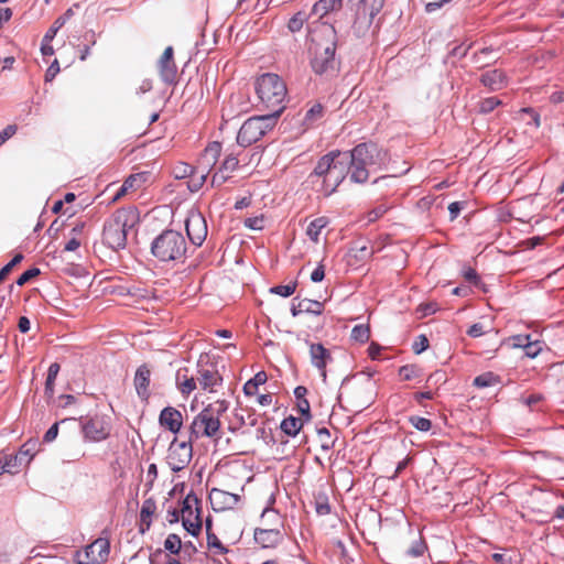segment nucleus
Wrapping results in <instances>:
<instances>
[{"mask_svg":"<svg viewBox=\"0 0 564 564\" xmlns=\"http://www.w3.org/2000/svg\"><path fill=\"white\" fill-rule=\"evenodd\" d=\"M311 66L315 74L333 77L339 70V59L336 57L337 32L335 28L321 20L308 23Z\"/></svg>","mask_w":564,"mask_h":564,"instance_id":"obj_1","label":"nucleus"},{"mask_svg":"<svg viewBox=\"0 0 564 564\" xmlns=\"http://www.w3.org/2000/svg\"><path fill=\"white\" fill-rule=\"evenodd\" d=\"M349 175L343 152L335 150L323 155L308 175V182L325 196L332 195Z\"/></svg>","mask_w":564,"mask_h":564,"instance_id":"obj_2","label":"nucleus"},{"mask_svg":"<svg viewBox=\"0 0 564 564\" xmlns=\"http://www.w3.org/2000/svg\"><path fill=\"white\" fill-rule=\"evenodd\" d=\"M349 169L350 181L364 184L368 181L370 171L381 162V151L373 143H360L352 150L343 152Z\"/></svg>","mask_w":564,"mask_h":564,"instance_id":"obj_3","label":"nucleus"},{"mask_svg":"<svg viewBox=\"0 0 564 564\" xmlns=\"http://www.w3.org/2000/svg\"><path fill=\"white\" fill-rule=\"evenodd\" d=\"M138 223V214L133 208H120L105 223L102 241L112 250L123 249L127 245L128 230Z\"/></svg>","mask_w":564,"mask_h":564,"instance_id":"obj_4","label":"nucleus"},{"mask_svg":"<svg viewBox=\"0 0 564 564\" xmlns=\"http://www.w3.org/2000/svg\"><path fill=\"white\" fill-rule=\"evenodd\" d=\"M187 242L176 230H164L151 243L152 254L161 262L184 263Z\"/></svg>","mask_w":564,"mask_h":564,"instance_id":"obj_5","label":"nucleus"},{"mask_svg":"<svg viewBox=\"0 0 564 564\" xmlns=\"http://www.w3.org/2000/svg\"><path fill=\"white\" fill-rule=\"evenodd\" d=\"M256 90L263 106L271 109V112L279 111L280 116L286 97L284 82L276 74L267 73L257 79Z\"/></svg>","mask_w":564,"mask_h":564,"instance_id":"obj_6","label":"nucleus"},{"mask_svg":"<svg viewBox=\"0 0 564 564\" xmlns=\"http://www.w3.org/2000/svg\"><path fill=\"white\" fill-rule=\"evenodd\" d=\"M279 111L254 116L243 122L237 134V143L247 148L259 141L278 122Z\"/></svg>","mask_w":564,"mask_h":564,"instance_id":"obj_7","label":"nucleus"},{"mask_svg":"<svg viewBox=\"0 0 564 564\" xmlns=\"http://www.w3.org/2000/svg\"><path fill=\"white\" fill-rule=\"evenodd\" d=\"M192 442L191 437L188 441H178L177 437H174L170 443L165 460L172 471L178 473L191 463L193 457Z\"/></svg>","mask_w":564,"mask_h":564,"instance_id":"obj_8","label":"nucleus"},{"mask_svg":"<svg viewBox=\"0 0 564 564\" xmlns=\"http://www.w3.org/2000/svg\"><path fill=\"white\" fill-rule=\"evenodd\" d=\"M110 553L108 539L98 538L83 550L75 552L74 561L77 564H104Z\"/></svg>","mask_w":564,"mask_h":564,"instance_id":"obj_9","label":"nucleus"},{"mask_svg":"<svg viewBox=\"0 0 564 564\" xmlns=\"http://www.w3.org/2000/svg\"><path fill=\"white\" fill-rule=\"evenodd\" d=\"M198 506L199 500L197 496L191 491L184 498L181 510L183 527L193 536H197L202 530L200 509Z\"/></svg>","mask_w":564,"mask_h":564,"instance_id":"obj_10","label":"nucleus"},{"mask_svg":"<svg viewBox=\"0 0 564 564\" xmlns=\"http://www.w3.org/2000/svg\"><path fill=\"white\" fill-rule=\"evenodd\" d=\"M220 430V420L212 416L203 409L193 420L189 426V437L193 441L202 437H216Z\"/></svg>","mask_w":564,"mask_h":564,"instance_id":"obj_11","label":"nucleus"},{"mask_svg":"<svg viewBox=\"0 0 564 564\" xmlns=\"http://www.w3.org/2000/svg\"><path fill=\"white\" fill-rule=\"evenodd\" d=\"M80 427L86 442H102L110 435L111 426L104 416L80 417Z\"/></svg>","mask_w":564,"mask_h":564,"instance_id":"obj_12","label":"nucleus"},{"mask_svg":"<svg viewBox=\"0 0 564 564\" xmlns=\"http://www.w3.org/2000/svg\"><path fill=\"white\" fill-rule=\"evenodd\" d=\"M384 1L386 0H357L354 29L357 32L368 30L372 24L375 17L383 8Z\"/></svg>","mask_w":564,"mask_h":564,"instance_id":"obj_13","label":"nucleus"},{"mask_svg":"<svg viewBox=\"0 0 564 564\" xmlns=\"http://www.w3.org/2000/svg\"><path fill=\"white\" fill-rule=\"evenodd\" d=\"M187 237L194 246H202L207 237V224L204 216L196 210H192L185 220Z\"/></svg>","mask_w":564,"mask_h":564,"instance_id":"obj_14","label":"nucleus"},{"mask_svg":"<svg viewBox=\"0 0 564 564\" xmlns=\"http://www.w3.org/2000/svg\"><path fill=\"white\" fill-rule=\"evenodd\" d=\"M209 500L215 511L234 509L240 501V496L218 488H213Z\"/></svg>","mask_w":564,"mask_h":564,"instance_id":"obj_15","label":"nucleus"},{"mask_svg":"<svg viewBox=\"0 0 564 564\" xmlns=\"http://www.w3.org/2000/svg\"><path fill=\"white\" fill-rule=\"evenodd\" d=\"M310 357L312 365L319 371L323 380H326V366L333 360L330 351L322 344H310Z\"/></svg>","mask_w":564,"mask_h":564,"instance_id":"obj_16","label":"nucleus"},{"mask_svg":"<svg viewBox=\"0 0 564 564\" xmlns=\"http://www.w3.org/2000/svg\"><path fill=\"white\" fill-rule=\"evenodd\" d=\"M159 423L161 426L176 434L182 429L183 415L177 409L173 406H166L161 411L159 415Z\"/></svg>","mask_w":564,"mask_h":564,"instance_id":"obj_17","label":"nucleus"},{"mask_svg":"<svg viewBox=\"0 0 564 564\" xmlns=\"http://www.w3.org/2000/svg\"><path fill=\"white\" fill-rule=\"evenodd\" d=\"M150 378L151 370L147 365H141L135 371L133 382L137 394L142 401H147L150 397Z\"/></svg>","mask_w":564,"mask_h":564,"instance_id":"obj_18","label":"nucleus"},{"mask_svg":"<svg viewBox=\"0 0 564 564\" xmlns=\"http://www.w3.org/2000/svg\"><path fill=\"white\" fill-rule=\"evenodd\" d=\"M283 540V534L278 529H257L254 541L262 547H274Z\"/></svg>","mask_w":564,"mask_h":564,"instance_id":"obj_19","label":"nucleus"},{"mask_svg":"<svg viewBox=\"0 0 564 564\" xmlns=\"http://www.w3.org/2000/svg\"><path fill=\"white\" fill-rule=\"evenodd\" d=\"M480 82L490 90H500L506 86L507 77L500 69H491L481 74Z\"/></svg>","mask_w":564,"mask_h":564,"instance_id":"obj_20","label":"nucleus"},{"mask_svg":"<svg viewBox=\"0 0 564 564\" xmlns=\"http://www.w3.org/2000/svg\"><path fill=\"white\" fill-rule=\"evenodd\" d=\"M324 310L323 303L318 301H313L308 299H304L299 301L297 303H292L291 313L295 317L302 313H310L314 315H321Z\"/></svg>","mask_w":564,"mask_h":564,"instance_id":"obj_21","label":"nucleus"},{"mask_svg":"<svg viewBox=\"0 0 564 564\" xmlns=\"http://www.w3.org/2000/svg\"><path fill=\"white\" fill-rule=\"evenodd\" d=\"M198 373L197 381L204 390L213 392L214 388L221 383L223 379L215 369L202 368L198 370Z\"/></svg>","mask_w":564,"mask_h":564,"instance_id":"obj_22","label":"nucleus"},{"mask_svg":"<svg viewBox=\"0 0 564 564\" xmlns=\"http://www.w3.org/2000/svg\"><path fill=\"white\" fill-rule=\"evenodd\" d=\"M22 466L23 465L17 454L8 451L0 452V475L4 473L15 474Z\"/></svg>","mask_w":564,"mask_h":564,"instance_id":"obj_23","label":"nucleus"},{"mask_svg":"<svg viewBox=\"0 0 564 564\" xmlns=\"http://www.w3.org/2000/svg\"><path fill=\"white\" fill-rule=\"evenodd\" d=\"M324 117V107L322 104H313L303 117V126L305 129L314 127Z\"/></svg>","mask_w":564,"mask_h":564,"instance_id":"obj_24","label":"nucleus"},{"mask_svg":"<svg viewBox=\"0 0 564 564\" xmlns=\"http://www.w3.org/2000/svg\"><path fill=\"white\" fill-rule=\"evenodd\" d=\"M341 0H318L312 8V14L318 15L322 19L327 13L339 9Z\"/></svg>","mask_w":564,"mask_h":564,"instance_id":"obj_25","label":"nucleus"},{"mask_svg":"<svg viewBox=\"0 0 564 564\" xmlns=\"http://www.w3.org/2000/svg\"><path fill=\"white\" fill-rule=\"evenodd\" d=\"M328 218L326 217H318V218H315L314 220H312L307 228H306V235L308 236V238L314 241V242H318L319 240V235L322 232V230L328 225Z\"/></svg>","mask_w":564,"mask_h":564,"instance_id":"obj_26","label":"nucleus"},{"mask_svg":"<svg viewBox=\"0 0 564 564\" xmlns=\"http://www.w3.org/2000/svg\"><path fill=\"white\" fill-rule=\"evenodd\" d=\"M159 72L161 79L166 84L175 83L177 68L174 62H159Z\"/></svg>","mask_w":564,"mask_h":564,"instance_id":"obj_27","label":"nucleus"},{"mask_svg":"<svg viewBox=\"0 0 564 564\" xmlns=\"http://www.w3.org/2000/svg\"><path fill=\"white\" fill-rule=\"evenodd\" d=\"M74 17L73 8H68L62 15H59L51 25V28L46 31V40L50 37H55L59 29H62L65 23Z\"/></svg>","mask_w":564,"mask_h":564,"instance_id":"obj_28","label":"nucleus"},{"mask_svg":"<svg viewBox=\"0 0 564 564\" xmlns=\"http://www.w3.org/2000/svg\"><path fill=\"white\" fill-rule=\"evenodd\" d=\"M303 424L299 417L288 416L281 422V430L289 436H296Z\"/></svg>","mask_w":564,"mask_h":564,"instance_id":"obj_29","label":"nucleus"},{"mask_svg":"<svg viewBox=\"0 0 564 564\" xmlns=\"http://www.w3.org/2000/svg\"><path fill=\"white\" fill-rule=\"evenodd\" d=\"M156 510V505L153 499H147L143 501L141 511H140V521L141 524H145L147 529L151 525V518Z\"/></svg>","mask_w":564,"mask_h":564,"instance_id":"obj_30","label":"nucleus"},{"mask_svg":"<svg viewBox=\"0 0 564 564\" xmlns=\"http://www.w3.org/2000/svg\"><path fill=\"white\" fill-rule=\"evenodd\" d=\"M36 445H37L36 442H33V441L25 442L20 447L19 452L15 453L23 466L29 465L30 462L32 460V458L36 452Z\"/></svg>","mask_w":564,"mask_h":564,"instance_id":"obj_31","label":"nucleus"},{"mask_svg":"<svg viewBox=\"0 0 564 564\" xmlns=\"http://www.w3.org/2000/svg\"><path fill=\"white\" fill-rule=\"evenodd\" d=\"M207 174L208 172L206 171V169H199L197 167L196 171L194 172V174H192L189 176V181H188V189L191 192H197L202 188V186L204 185V183L206 182V177H207Z\"/></svg>","mask_w":564,"mask_h":564,"instance_id":"obj_32","label":"nucleus"},{"mask_svg":"<svg viewBox=\"0 0 564 564\" xmlns=\"http://www.w3.org/2000/svg\"><path fill=\"white\" fill-rule=\"evenodd\" d=\"M59 369H61V367L57 362H53L48 367L47 377H46V381H45V389H44L45 394L48 398L53 397V394H54V382L59 372Z\"/></svg>","mask_w":564,"mask_h":564,"instance_id":"obj_33","label":"nucleus"},{"mask_svg":"<svg viewBox=\"0 0 564 564\" xmlns=\"http://www.w3.org/2000/svg\"><path fill=\"white\" fill-rule=\"evenodd\" d=\"M221 145L218 142L210 143L204 151L203 160L206 161L207 165H214L220 155Z\"/></svg>","mask_w":564,"mask_h":564,"instance_id":"obj_34","label":"nucleus"},{"mask_svg":"<svg viewBox=\"0 0 564 564\" xmlns=\"http://www.w3.org/2000/svg\"><path fill=\"white\" fill-rule=\"evenodd\" d=\"M229 402L226 400H217L213 403H209L206 408H204L212 416L220 420V416L228 410Z\"/></svg>","mask_w":564,"mask_h":564,"instance_id":"obj_35","label":"nucleus"},{"mask_svg":"<svg viewBox=\"0 0 564 564\" xmlns=\"http://www.w3.org/2000/svg\"><path fill=\"white\" fill-rule=\"evenodd\" d=\"M498 382H499V377L492 372L481 373L474 379V386H476L477 388L491 387V386L497 384Z\"/></svg>","mask_w":564,"mask_h":564,"instance_id":"obj_36","label":"nucleus"},{"mask_svg":"<svg viewBox=\"0 0 564 564\" xmlns=\"http://www.w3.org/2000/svg\"><path fill=\"white\" fill-rule=\"evenodd\" d=\"M351 338L360 344L367 343L370 338L369 326L365 324L356 325L351 330Z\"/></svg>","mask_w":564,"mask_h":564,"instance_id":"obj_37","label":"nucleus"},{"mask_svg":"<svg viewBox=\"0 0 564 564\" xmlns=\"http://www.w3.org/2000/svg\"><path fill=\"white\" fill-rule=\"evenodd\" d=\"M308 19L307 14L303 11L295 13L288 23V28L292 33L301 31L304 22Z\"/></svg>","mask_w":564,"mask_h":564,"instance_id":"obj_38","label":"nucleus"},{"mask_svg":"<svg viewBox=\"0 0 564 564\" xmlns=\"http://www.w3.org/2000/svg\"><path fill=\"white\" fill-rule=\"evenodd\" d=\"M164 547L172 554H178L182 549V541L177 534L171 533L164 541Z\"/></svg>","mask_w":564,"mask_h":564,"instance_id":"obj_39","label":"nucleus"},{"mask_svg":"<svg viewBox=\"0 0 564 564\" xmlns=\"http://www.w3.org/2000/svg\"><path fill=\"white\" fill-rule=\"evenodd\" d=\"M207 545L209 549H214L218 554H225L228 552V549L223 545L218 536L212 531L207 532Z\"/></svg>","mask_w":564,"mask_h":564,"instance_id":"obj_40","label":"nucleus"},{"mask_svg":"<svg viewBox=\"0 0 564 564\" xmlns=\"http://www.w3.org/2000/svg\"><path fill=\"white\" fill-rule=\"evenodd\" d=\"M296 289V282H292L285 285H275L270 289V293L280 295L282 297L291 296Z\"/></svg>","mask_w":564,"mask_h":564,"instance_id":"obj_41","label":"nucleus"},{"mask_svg":"<svg viewBox=\"0 0 564 564\" xmlns=\"http://www.w3.org/2000/svg\"><path fill=\"white\" fill-rule=\"evenodd\" d=\"M177 383L178 389L182 392V394L188 395L191 392H193L196 389V381L193 377L185 378L183 381H181V373H177Z\"/></svg>","mask_w":564,"mask_h":564,"instance_id":"obj_42","label":"nucleus"},{"mask_svg":"<svg viewBox=\"0 0 564 564\" xmlns=\"http://www.w3.org/2000/svg\"><path fill=\"white\" fill-rule=\"evenodd\" d=\"M499 105H501V100L499 98H497V97H488V98L482 99L479 102V111L481 113H489L495 108H497Z\"/></svg>","mask_w":564,"mask_h":564,"instance_id":"obj_43","label":"nucleus"},{"mask_svg":"<svg viewBox=\"0 0 564 564\" xmlns=\"http://www.w3.org/2000/svg\"><path fill=\"white\" fill-rule=\"evenodd\" d=\"M238 164L239 160L237 159V156L234 154H229L226 156L219 169L230 176V174L238 167Z\"/></svg>","mask_w":564,"mask_h":564,"instance_id":"obj_44","label":"nucleus"},{"mask_svg":"<svg viewBox=\"0 0 564 564\" xmlns=\"http://www.w3.org/2000/svg\"><path fill=\"white\" fill-rule=\"evenodd\" d=\"M402 380L410 381L419 376V368L414 365H404L399 369Z\"/></svg>","mask_w":564,"mask_h":564,"instance_id":"obj_45","label":"nucleus"},{"mask_svg":"<svg viewBox=\"0 0 564 564\" xmlns=\"http://www.w3.org/2000/svg\"><path fill=\"white\" fill-rule=\"evenodd\" d=\"M426 551V544L422 539L413 541L412 545L406 551V554L412 557H420Z\"/></svg>","mask_w":564,"mask_h":564,"instance_id":"obj_46","label":"nucleus"},{"mask_svg":"<svg viewBox=\"0 0 564 564\" xmlns=\"http://www.w3.org/2000/svg\"><path fill=\"white\" fill-rule=\"evenodd\" d=\"M23 260L22 253H17L10 262H8L1 270H0V283L4 281L7 275L11 272V270L21 261Z\"/></svg>","mask_w":564,"mask_h":564,"instance_id":"obj_47","label":"nucleus"},{"mask_svg":"<svg viewBox=\"0 0 564 564\" xmlns=\"http://www.w3.org/2000/svg\"><path fill=\"white\" fill-rule=\"evenodd\" d=\"M440 310V306L436 302L422 303L417 306L416 312L420 314V317H426L436 313Z\"/></svg>","mask_w":564,"mask_h":564,"instance_id":"obj_48","label":"nucleus"},{"mask_svg":"<svg viewBox=\"0 0 564 564\" xmlns=\"http://www.w3.org/2000/svg\"><path fill=\"white\" fill-rule=\"evenodd\" d=\"M197 167H194L187 163H181L174 169V175L176 178L188 177L194 174Z\"/></svg>","mask_w":564,"mask_h":564,"instance_id":"obj_49","label":"nucleus"},{"mask_svg":"<svg viewBox=\"0 0 564 564\" xmlns=\"http://www.w3.org/2000/svg\"><path fill=\"white\" fill-rule=\"evenodd\" d=\"M411 424L421 432H427L432 427V422L429 419L422 416H411Z\"/></svg>","mask_w":564,"mask_h":564,"instance_id":"obj_50","label":"nucleus"},{"mask_svg":"<svg viewBox=\"0 0 564 564\" xmlns=\"http://www.w3.org/2000/svg\"><path fill=\"white\" fill-rule=\"evenodd\" d=\"M388 209H389V206H387L384 204H380V205L376 206L373 209H371L367 214L368 223H373V221L378 220L388 212Z\"/></svg>","mask_w":564,"mask_h":564,"instance_id":"obj_51","label":"nucleus"},{"mask_svg":"<svg viewBox=\"0 0 564 564\" xmlns=\"http://www.w3.org/2000/svg\"><path fill=\"white\" fill-rule=\"evenodd\" d=\"M40 274V269L37 268H31L26 271H24L20 276L19 279L17 280V284L19 286H22L24 285L25 283H28L31 279L37 276Z\"/></svg>","mask_w":564,"mask_h":564,"instance_id":"obj_52","label":"nucleus"},{"mask_svg":"<svg viewBox=\"0 0 564 564\" xmlns=\"http://www.w3.org/2000/svg\"><path fill=\"white\" fill-rule=\"evenodd\" d=\"M228 178L229 175L218 169V171H216L212 177V186L218 187L223 185Z\"/></svg>","mask_w":564,"mask_h":564,"instance_id":"obj_53","label":"nucleus"},{"mask_svg":"<svg viewBox=\"0 0 564 564\" xmlns=\"http://www.w3.org/2000/svg\"><path fill=\"white\" fill-rule=\"evenodd\" d=\"M54 37H50L46 40V34L43 36L42 44H41V53L43 56H51L54 54V48L52 46V41Z\"/></svg>","mask_w":564,"mask_h":564,"instance_id":"obj_54","label":"nucleus"},{"mask_svg":"<svg viewBox=\"0 0 564 564\" xmlns=\"http://www.w3.org/2000/svg\"><path fill=\"white\" fill-rule=\"evenodd\" d=\"M59 72V64H58V61L57 59H54L53 63L48 66V68L46 69V73H45V80L46 82H51L54 79V77L58 74Z\"/></svg>","mask_w":564,"mask_h":564,"instance_id":"obj_55","label":"nucleus"},{"mask_svg":"<svg viewBox=\"0 0 564 564\" xmlns=\"http://www.w3.org/2000/svg\"><path fill=\"white\" fill-rule=\"evenodd\" d=\"M417 339L413 344V350L415 354H421L429 347V340L424 335H420Z\"/></svg>","mask_w":564,"mask_h":564,"instance_id":"obj_56","label":"nucleus"},{"mask_svg":"<svg viewBox=\"0 0 564 564\" xmlns=\"http://www.w3.org/2000/svg\"><path fill=\"white\" fill-rule=\"evenodd\" d=\"M467 334L470 337L476 338V337H479V336H482L484 334H486V330L481 323H475L468 328Z\"/></svg>","mask_w":564,"mask_h":564,"instance_id":"obj_57","label":"nucleus"},{"mask_svg":"<svg viewBox=\"0 0 564 564\" xmlns=\"http://www.w3.org/2000/svg\"><path fill=\"white\" fill-rule=\"evenodd\" d=\"M58 422L54 423L44 434L43 441L46 443L53 442L58 435Z\"/></svg>","mask_w":564,"mask_h":564,"instance_id":"obj_58","label":"nucleus"},{"mask_svg":"<svg viewBox=\"0 0 564 564\" xmlns=\"http://www.w3.org/2000/svg\"><path fill=\"white\" fill-rule=\"evenodd\" d=\"M463 276L465 278V280H467L468 282L474 283L475 285H477L479 283V281H480L476 270L473 269V268L464 269Z\"/></svg>","mask_w":564,"mask_h":564,"instance_id":"obj_59","label":"nucleus"},{"mask_svg":"<svg viewBox=\"0 0 564 564\" xmlns=\"http://www.w3.org/2000/svg\"><path fill=\"white\" fill-rule=\"evenodd\" d=\"M452 0H435V1H430L425 4V11L427 13H432L438 9H441L443 6H445L446 3L451 2Z\"/></svg>","mask_w":564,"mask_h":564,"instance_id":"obj_60","label":"nucleus"},{"mask_svg":"<svg viewBox=\"0 0 564 564\" xmlns=\"http://www.w3.org/2000/svg\"><path fill=\"white\" fill-rule=\"evenodd\" d=\"M263 218H258V217H253V218H247L245 220V225L251 229H254V230H260L263 228Z\"/></svg>","mask_w":564,"mask_h":564,"instance_id":"obj_61","label":"nucleus"},{"mask_svg":"<svg viewBox=\"0 0 564 564\" xmlns=\"http://www.w3.org/2000/svg\"><path fill=\"white\" fill-rule=\"evenodd\" d=\"M540 349L538 343H531L530 340L524 346L525 355L532 358L539 354Z\"/></svg>","mask_w":564,"mask_h":564,"instance_id":"obj_62","label":"nucleus"},{"mask_svg":"<svg viewBox=\"0 0 564 564\" xmlns=\"http://www.w3.org/2000/svg\"><path fill=\"white\" fill-rule=\"evenodd\" d=\"M463 208V205L460 202H453L448 206V212L451 215V220H454L459 215L460 210Z\"/></svg>","mask_w":564,"mask_h":564,"instance_id":"obj_63","label":"nucleus"},{"mask_svg":"<svg viewBox=\"0 0 564 564\" xmlns=\"http://www.w3.org/2000/svg\"><path fill=\"white\" fill-rule=\"evenodd\" d=\"M18 128L15 124H9L1 132H0V137L3 138V143L10 139L11 137H13L17 132Z\"/></svg>","mask_w":564,"mask_h":564,"instance_id":"obj_64","label":"nucleus"}]
</instances>
